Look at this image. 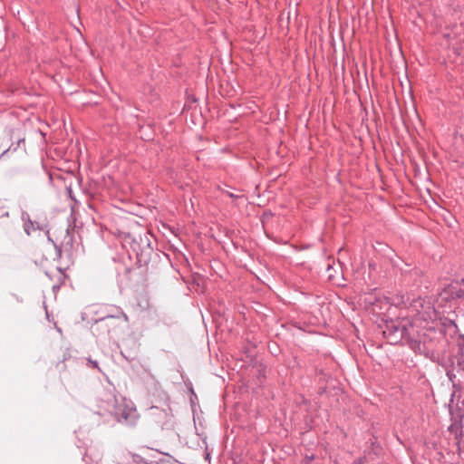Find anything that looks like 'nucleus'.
Here are the masks:
<instances>
[{
  "label": "nucleus",
  "mask_w": 464,
  "mask_h": 464,
  "mask_svg": "<svg viewBox=\"0 0 464 464\" xmlns=\"http://www.w3.org/2000/svg\"><path fill=\"white\" fill-rule=\"evenodd\" d=\"M416 313L411 314V321L402 323L396 327V332H401V337L408 336L419 342H425L426 336L435 333L438 324V313L430 303L422 304L420 301L414 303Z\"/></svg>",
  "instance_id": "obj_1"
},
{
  "label": "nucleus",
  "mask_w": 464,
  "mask_h": 464,
  "mask_svg": "<svg viewBox=\"0 0 464 464\" xmlns=\"http://www.w3.org/2000/svg\"><path fill=\"white\" fill-rule=\"evenodd\" d=\"M100 408L115 417L123 424L134 426L139 420V413L134 403L122 396H117L111 391L103 393Z\"/></svg>",
  "instance_id": "obj_2"
},
{
  "label": "nucleus",
  "mask_w": 464,
  "mask_h": 464,
  "mask_svg": "<svg viewBox=\"0 0 464 464\" xmlns=\"http://www.w3.org/2000/svg\"><path fill=\"white\" fill-rule=\"evenodd\" d=\"M464 288L461 282V279L459 281H453L451 282L445 289L443 294L445 295V298H450V299H459L464 298Z\"/></svg>",
  "instance_id": "obj_3"
},
{
  "label": "nucleus",
  "mask_w": 464,
  "mask_h": 464,
  "mask_svg": "<svg viewBox=\"0 0 464 464\" xmlns=\"http://www.w3.org/2000/svg\"><path fill=\"white\" fill-rule=\"evenodd\" d=\"M436 331L444 334L455 335L458 333V326L453 319L438 317Z\"/></svg>",
  "instance_id": "obj_4"
},
{
  "label": "nucleus",
  "mask_w": 464,
  "mask_h": 464,
  "mask_svg": "<svg viewBox=\"0 0 464 464\" xmlns=\"http://www.w3.org/2000/svg\"><path fill=\"white\" fill-rule=\"evenodd\" d=\"M22 218L24 222V231L27 235H30L32 231L34 230H36V229H42L41 226L36 223V222H33L31 219H30V217L27 213L24 212L22 214Z\"/></svg>",
  "instance_id": "obj_5"
},
{
  "label": "nucleus",
  "mask_w": 464,
  "mask_h": 464,
  "mask_svg": "<svg viewBox=\"0 0 464 464\" xmlns=\"http://www.w3.org/2000/svg\"><path fill=\"white\" fill-rule=\"evenodd\" d=\"M453 363H457L459 369L464 370V344L459 346Z\"/></svg>",
  "instance_id": "obj_6"
},
{
  "label": "nucleus",
  "mask_w": 464,
  "mask_h": 464,
  "mask_svg": "<svg viewBox=\"0 0 464 464\" xmlns=\"http://www.w3.org/2000/svg\"><path fill=\"white\" fill-rule=\"evenodd\" d=\"M88 364L92 368H98V362L91 359L88 360Z\"/></svg>",
  "instance_id": "obj_7"
},
{
  "label": "nucleus",
  "mask_w": 464,
  "mask_h": 464,
  "mask_svg": "<svg viewBox=\"0 0 464 464\" xmlns=\"http://www.w3.org/2000/svg\"><path fill=\"white\" fill-rule=\"evenodd\" d=\"M364 301H365L366 303L370 304H373V303H374V302H373V299H372V295L365 296Z\"/></svg>",
  "instance_id": "obj_8"
},
{
  "label": "nucleus",
  "mask_w": 464,
  "mask_h": 464,
  "mask_svg": "<svg viewBox=\"0 0 464 464\" xmlns=\"http://www.w3.org/2000/svg\"><path fill=\"white\" fill-rule=\"evenodd\" d=\"M227 195H228L230 198H237V196H236V195H234L233 193H227Z\"/></svg>",
  "instance_id": "obj_9"
},
{
  "label": "nucleus",
  "mask_w": 464,
  "mask_h": 464,
  "mask_svg": "<svg viewBox=\"0 0 464 464\" xmlns=\"http://www.w3.org/2000/svg\"><path fill=\"white\" fill-rule=\"evenodd\" d=\"M416 309L414 306H413V310H411V313H414V311L416 312Z\"/></svg>",
  "instance_id": "obj_10"
},
{
  "label": "nucleus",
  "mask_w": 464,
  "mask_h": 464,
  "mask_svg": "<svg viewBox=\"0 0 464 464\" xmlns=\"http://www.w3.org/2000/svg\"><path fill=\"white\" fill-rule=\"evenodd\" d=\"M459 135L464 140V134L460 133Z\"/></svg>",
  "instance_id": "obj_11"
}]
</instances>
